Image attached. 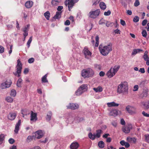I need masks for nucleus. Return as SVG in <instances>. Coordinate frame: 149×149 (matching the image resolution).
I'll return each mask as SVG.
<instances>
[{"instance_id":"4be33fe9","label":"nucleus","mask_w":149,"mask_h":149,"mask_svg":"<svg viewBox=\"0 0 149 149\" xmlns=\"http://www.w3.org/2000/svg\"><path fill=\"white\" fill-rule=\"evenodd\" d=\"M62 12H56V15L54 17V19H59L61 17Z\"/></svg>"},{"instance_id":"a211bd4d","label":"nucleus","mask_w":149,"mask_h":149,"mask_svg":"<svg viewBox=\"0 0 149 149\" xmlns=\"http://www.w3.org/2000/svg\"><path fill=\"white\" fill-rule=\"evenodd\" d=\"M120 144L122 146H125L126 148H128L130 146V144L127 142L125 141L124 140L120 141Z\"/></svg>"},{"instance_id":"69168bd1","label":"nucleus","mask_w":149,"mask_h":149,"mask_svg":"<svg viewBox=\"0 0 149 149\" xmlns=\"http://www.w3.org/2000/svg\"><path fill=\"white\" fill-rule=\"evenodd\" d=\"M138 85H135L134 87L133 91H136L138 90Z\"/></svg>"},{"instance_id":"393cba45","label":"nucleus","mask_w":149,"mask_h":149,"mask_svg":"<svg viewBox=\"0 0 149 149\" xmlns=\"http://www.w3.org/2000/svg\"><path fill=\"white\" fill-rule=\"evenodd\" d=\"M61 1V0H52L51 3L52 5L54 6H56L58 5V3H60Z\"/></svg>"},{"instance_id":"2f4dec72","label":"nucleus","mask_w":149,"mask_h":149,"mask_svg":"<svg viewBox=\"0 0 149 149\" xmlns=\"http://www.w3.org/2000/svg\"><path fill=\"white\" fill-rule=\"evenodd\" d=\"M87 86L86 84H83L79 88L82 90L83 92L87 89Z\"/></svg>"},{"instance_id":"2eb2a0df","label":"nucleus","mask_w":149,"mask_h":149,"mask_svg":"<svg viewBox=\"0 0 149 149\" xmlns=\"http://www.w3.org/2000/svg\"><path fill=\"white\" fill-rule=\"evenodd\" d=\"M43 135V133L41 130H38L35 133V137L38 139L41 138Z\"/></svg>"},{"instance_id":"0eeeda50","label":"nucleus","mask_w":149,"mask_h":149,"mask_svg":"<svg viewBox=\"0 0 149 149\" xmlns=\"http://www.w3.org/2000/svg\"><path fill=\"white\" fill-rule=\"evenodd\" d=\"M77 1V0H66L65 4L66 6L68 5V10L69 11H70L74 4Z\"/></svg>"},{"instance_id":"bb28decb","label":"nucleus","mask_w":149,"mask_h":149,"mask_svg":"<svg viewBox=\"0 0 149 149\" xmlns=\"http://www.w3.org/2000/svg\"><path fill=\"white\" fill-rule=\"evenodd\" d=\"M47 74H45L42 78V82L45 83L48 82V81L47 78Z\"/></svg>"},{"instance_id":"ea45409f","label":"nucleus","mask_w":149,"mask_h":149,"mask_svg":"<svg viewBox=\"0 0 149 149\" xmlns=\"http://www.w3.org/2000/svg\"><path fill=\"white\" fill-rule=\"evenodd\" d=\"M32 41V37L31 36L30 37L29 39L27 41V45L28 46V48H29L30 46V44L31 43Z\"/></svg>"},{"instance_id":"ddd939ff","label":"nucleus","mask_w":149,"mask_h":149,"mask_svg":"<svg viewBox=\"0 0 149 149\" xmlns=\"http://www.w3.org/2000/svg\"><path fill=\"white\" fill-rule=\"evenodd\" d=\"M79 107L77 104L73 103H70L68 106H67V108L72 110H75L77 109Z\"/></svg>"},{"instance_id":"0e129e2a","label":"nucleus","mask_w":149,"mask_h":149,"mask_svg":"<svg viewBox=\"0 0 149 149\" xmlns=\"http://www.w3.org/2000/svg\"><path fill=\"white\" fill-rule=\"evenodd\" d=\"M63 7L62 6H59L58 7L57 10L58 12H61V10L63 9Z\"/></svg>"},{"instance_id":"72a5a7b5","label":"nucleus","mask_w":149,"mask_h":149,"mask_svg":"<svg viewBox=\"0 0 149 149\" xmlns=\"http://www.w3.org/2000/svg\"><path fill=\"white\" fill-rule=\"evenodd\" d=\"M83 93V91H82L81 89L79 88L75 92V93L76 95L78 96L80 95Z\"/></svg>"},{"instance_id":"aec40b11","label":"nucleus","mask_w":149,"mask_h":149,"mask_svg":"<svg viewBox=\"0 0 149 149\" xmlns=\"http://www.w3.org/2000/svg\"><path fill=\"white\" fill-rule=\"evenodd\" d=\"M67 120H66V121H68V122H73L74 120V118L72 116V115L69 114L68 116H67L66 118Z\"/></svg>"},{"instance_id":"052dcab7","label":"nucleus","mask_w":149,"mask_h":149,"mask_svg":"<svg viewBox=\"0 0 149 149\" xmlns=\"http://www.w3.org/2000/svg\"><path fill=\"white\" fill-rule=\"evenodd\" d=\"M139 71L142 73H144L145 72V70L144 68H140Z\"/></svg>"},{"instance_id":"7c9ffc66","label":"nucleus","mask_w":149,"mask_h":149,"mask_svg":"<svg viewBox=\"0 0 149 149\" xmlns=\"http://www.w3.org/2000/svg\"><path fill=\"white\" fill-rule=\"evenodd\" d=\"M52 116V112L51 111H49L47 116L46 120L48 121L50 120Z\"/></svg>"},{"instance_id":"58836bf2","label":"nucleus","mask_w":149,"mask_h":149,"mask_svg":"<svg viewBox=\"0 0 149 149\" xmlns=\"http://www.w3.org/2000/svg\"><path fill=\"white\" fill-rule=\"evenodd\" d=\"M22 79L19 78V79L17 82V86L18 87H21V82H22Z\"/></svg>"},{"instance_id":"cd10ccee","label":"nucleus","mask_w":149,"mask_h":149,"mask_svg":"<svg viewBox=\"0 0 149 149\" xmlns=\"http://www.w3.org/2000/svg\"><path fill=\"white\" fill-rule=\"evenodd\" d=\"M93 90L96 92H101L102 91V88L101 86H99L97 88H94Z\"/></svg>"},{"instance_id":"a19ab883","label":"nucleus","mask_w":149,"mask_h":149,"mask_svg":"<svg viewBox=\"0 0 149 149\" xmlns=\"http://www.w3.org/2000/svg\"><path fill=\"white\" fill-rule=\"evenodd\" d=\"M101 0H94L93 1V5L96 6Z\"/></svg>"},{"instance_id":"49530a36","label":"nucleus","mask_w":149,"mask_h":149,"mask_svg":"<svg viewBox=\"0 0 149 149\" xmlns=\"http://www.w3.org/2000/svg\"><path fill=\"white\" fill-rule=\"evenodd\" d=\"M142 36L144 37H146L147 35V32L145 30H143L142 32Z\"/></svg>"},{"instance_id":"e433bc0d","label":"nucleus","mask_w":149,"mask_h":149,"mask_svg":"<svg viewBox=\"0 0 149 149\" xmlns=\"http://www.w3.org/2000/svg\"><path fill=\"white\" fill-rule=\"evenodd\" d=\"M6 100L8 102L11 103L13 101V99L10 97L8 96L6 97Z\"/></svg>"},{"instance_id":"f704fd0d","label":"nucleus","mask_w":149,"mask_h":149,"mask_svg":"<svg viewBox=\"0 0 149 149\" xmlns=\"http://www.w3.org/2000/svg\"><path fill=\"white\" fill-rule=\"evenodd\" d=\"M45 17L47 19L49 20L50 17V14L49 11H47L44 14Z\"/></svg>"},{"instance_id":"bf43d9fd","label":"nucleus","mask_w":149,"mask_h":149,"mask_svg":"<svg viewBox=\"0 0 149 149\" xmlns=\"http://www.w3.org/2000/svg\"><path fill=\"white\" fill-rule=\"evenodd\" d=\"M70 22L69 20H67L65 22L64 24L65 25H69L70 24Z\"/></svg>"},{"instance_id":"7ed1b4c3","label":"nucleus","mask_w":149,"mask_h":149,"mask_svg":"<svg viewBox=\"0 0 149 149\" xmlns=\"http://www.w3.org/2000/svg\"><path fill=\"white\" fill-rule=\"evenodd\" d=\"M94 74V71L90 68L86 69H84L82 71L81 75L85 78L92 77Z\"/></svg>"},{"instance_id":"c9c22d12","label":"nucleus","mask_w":149,"mask_h":149,"mask_svg":"<svg viewBox=\"0 0 149 149\" xmlns=\"http://www.w3.org/2000/svg\"><path fill=\"white\" fill-rule=\"evenodd\" d=\"M16 94V91L15 90L12 89L11 90L10 95L14 97L15 96Z\"/></svg>"},{"instance_id":"f3484780","label":"nucleus","mask_w":149,"mask_h":149,"mask_svg":"<svg viewBox=\"0 0 149 149\" xmlns=\"http://www.w3.org/2000/svg\"><path fill=\"white\" fill-rule=\"evenodd\" d=\"M79 145L77 142H73L71 143L70 146L71 149H77L79 147Z\"/></svg>"},{"instance_id":"f257e3e1","label":"nucleus","mask_w":149,"mask_h":149,"mask_svg":"<svg viewBox=\"0 0 149 149\" xmlns=\"http://www.w3.org/2000/svg\"><path fill=\"white\" fill-rule=\"evenodd\" d=\"M99 49L101 54L103 56H107L112 50V45L110 43L109 45L101 47L100 46Z\"/></svg>"},{"instance_id":"4c0bfd02","label":"nucleus","mask_w":149,"mask_h":149,"mask_svg":"<svg viewBox=\"0 0 149 149\" xmlns=\"http://www.w3.org/2000/svg\"><path fill=\"white\" fill-rule=\"evenodd\" d=\"M99 37L98 36H97L95 37L96 42L95 45V46L96 47H97L99 45Z\"/></svg>"},{"instance_id":"c756f323","label":"nucleus","mask_w":149,"mask_h":149,"mask_svg":"<svg viewBox=\"0 0 149 149\" xmlns=\"http://www.w3.org/2000/svg\"><path fill=\"white\" fill-rule=\"evenodd\" d=\"M89 137L91 140H94L96 136L95 134H93L91 132H90L88 134Z\"/></svg>"},{"instance_id":"603ef678","label":"nucleus","mask_w":149,"mask_h":149,"mask_svg":"<svg viewBox=\"0 0 149 149\" xmlns=\"http://www.w3.org/2000/svg\"><path fill=\"white\" fill-rule=\"evenodd\" d=\"M145 137L146 138V141L149 143V134L145 135Z\"/></svg>"},{"instance_id":"1a4fd4ad","label":"nucleus","mask_w":149,"mask_h":149,"mask_svg":"<svg viewBox=\"0 0 149 149\" xmlns=\"http://www.w3.org/2000/svg\"><path fill=\"white\" fill-rule=\"evenodd\" d=\"M83 52L85 55V58L88 59L89 56H91V53L88 50V48L87 47H85L83 50Z\"/></svg>"},{"instance_id":"680f3d73","label":"nucleus","mask_w":149,"mask_h":149,"mask_svg":"<svg viewBox=\"0 0 149 149\" xmlns=\"http://www.w3.org/2000/svg\"><path fill=\"white\" fill-rule=\"evenodd\" d=\"M147 21L146 19H144V20L142 23V26H145L146 24H147Z\"/></svg>"},{"instance_id":"6e6552de","label":"nucleus","mask_w":149,"mask_h":149,"mask_svg":"<svg viewBox=\"0 0 149 149\" xmlns=\"http://www.w3.org/2000/svg\"><path fill=\"white\" fill-rule=\"evenodd\" d=\"M10 80H6L4 82L2 83L1 85L0 88L2 89H4L9 87L12 84Z\"/></svg>"},{"instance_id":"f8f14e48","label":"nucleus","mask_w":149,"mask_h":149,"mask_svg":"<svg viewBox=\"0 0 149 149\" xmlns=\"http://www.w3.org/2000/svg\"><path fill=\"white\" fill-rule=\"evenodd\" d=\"M16 112H11L8 115V118L11 120H14L16 116Z\"/></svg>"},{"instance_id":"473e14b6","label":"nucleus","mask_w":149,"mask_h":149,"mask_svg":"<svg viewBox=\"0 0 149 149\" xmlns=\"http://www.w3.org/2000/svg\"><path fill=\"white\" fill-rule=\"evenodd\" d=\"M98 145L99 147L100 148H103L104 147V144L102 141H99L98 143Z\"/></svg>"},{"instance_id":"9b49d317","label":"nucleus","mask_w":149,"mask_h":149,"mask_svg":"<svg viewBox=\"0 0 149 149\" xmlns=\"http://www.w3.org/2000/svg\"><path fill=\"white\" fill-rule=\"evenodd\" d=\"M120 113V111L119 110L117 109H114L112 110L109 113V115L110 116H117Z\"/></svg>"},{"instance_id":"37998d69","label":"nucleus","mask_w":149,"mask_h":149,"mask_svg":"<svg viewBox=\"0 0 149 149\" xmlns=\"http://www.w3.org/2000/svg\"><path fill=\"white\" fill-rule=\"evenodd\" d=\"M139 20V18L137 16H135L133 19V21L134 22H138Z\"/></svg>"},{"instance_id":"4d7b16f0","label":"nucleus","mask_w":149,"mask_h":149,"mask_svg":"<svg viewBox=\"0 0 149 149\" xmlns=\"http://www.w3.org/2000/svg\"><path fill=\"white\" fill-rule=\"evenodd\" d=\"M120 24L123 26H125L126 25V23L125 21L122 20H120Z\"/></svg>"},{"instance_id":"de8ad7c7","label":"nucleus","mask_w":149,"mask_h":149,"mask_svg":"<svg viewBox=\"0 0 149 149\" xmlns=\"http://www.w3.org/2000/svg\"><path fill=\"white\" fill-rule=\"evenodd\" d=\"M33 136H29L27 138V141L29 142H30L33 139Z\"/></svg>"},{"instance_id":"20e7f679","label":"nucleus","mask_w":149,"mask_h":149,"mask_svg":"<svg viewBox=\"0 0 149 149\" xmlns=\"http://www.w3.org/2000/svg\"><path fill=\"white\" fill-rule=\"evenodd\" d=\"M120 67L119 65H118L114 66L113 68H111L106 73V75L108 78H111L115 75Z\"/></svg>"},{"instance_id":"412c9836","label":"nucleus","mask_w":149,"mask_h":149,"mask_svg":"<svg viewBox=\"0 0 149 149\" xmlns=\"http://www.w3.org/2000/svg\"><path fill=\"white\" fill-rule=\"evenodd\" d=\"M107 106L109 107H118L119 105V104L116 103L114 102L107 103Z\"/></svg>"},{"instance_id":"9d476101","label":"nucleus","mask_w":149,"mask_h":149,"mask_svg":"<svg viewBox=\"0 0 149 149\" xmlns=\"http://www.w3.org/2000/svg\"><path fill=\"white\" fill-rule=\"evenodd\" d=\"M132 128V126L131 125H128L122 128L123 131L125 133H128L130 131V130Z\"/></svg>"},{"instance_id":"c03bdc74","label":"nucleus","mask_w":149,"mask_h":149,"mask_svg":"<svg viewBox=\"0 0 149 149\" xmlns=\"http://www.w3.org/2000/svg\"><path fill=\"white\" fill-rule=\"evenodd\" d=\"M140 4V2L139 0H136L134 3V6L135 7H137Z\"/></svg>"},{"instance_id":"864d4df0","label":"nucleus","mask_w":149,"mask_h":149,"mask_svg":"<svg viewBox=\"0 0 149 149\" xmlns=\"http://www.w3.org/2000/svg\"><path fill=\"white\" fill-rule=\"evenodd\" d=\"M142 114L144 116L149 117V114L147 113L145 111H143Z\"/></svg>"},{"instance_id":"f03ea898","label":"nucleus","mask_w":149,"mask_h":149,"mask_svg":"<svg viewBox=\"0 0 149 149\" xmlns=\"http://www.w3.org/2000/svg\"><path fill=\"white\" fill-rule=\"evenodd\" d=\"M128 89L127 83L126 81L122 82L117 88V93L119 94L126 92Z\"/></svg>"},{"instance_id":"8fccbe9b","label":"nucleus","mask_w":149,"mask_h":149,"mask_svg":"<svg viewBox=\"0 0 149 149\" xmlns=\"http://www.w3.org/2000/svg\"><path fill=\"white\" fill-rule=\"evenodd\" d=\"M111 13V11L109 10H108L107 12H105L104 13V15L105 16H108L110 15Z\"/></svg>"},{"instance_id":"774afa93","label":"nucleus","mask_w":149,"mask_h":149,"mask_svg":"<svg viewBox=\"0 0 149 149\" xmlns=\"http://www.w3.org/2000/svg\"><path fill=\"white\" fill-rule=\"evenodd\" d=\"M137 50L136 49H135L133 50V51L132 52V55H135L137 53Z\"/></svg>"},{"instance_id":"6e6d98bb","label":"nucleus","mask_w":149,"mask_h":149,"mask_svg":"<svg viewBox=\"0 0 149 149\" xmlns=\"http://www.w3.org/2000/svg\"><path fill=\"white\" fill-rule=\"evenodd\" d=\"M4 48L2 46L0 45V53H2L4 52Z\"/></svg>"},{"instance_id":"5fc2aeb1","label":"nucleus","mask_w":149,"mask_h":149,"mask_svg":"<svg viewBox=\"0 0 149 149\" xmlns=\"http://www.w3.org/2000/svg\"><path fill=\"white\" fill-rule=\"evenodd\" d=\"M34 59L33 58H29L28 60V62L30 63H32L34 62Z\"/></svg>"},{"instance_id":"c85d7f7f","label":"nucleus","mask_w":149,"mask_h":149,"mask_svg":"<svg viewBox=\"0 0 149 149\" xmlns=\"http://www.w3.org/2000/svg\"><path fill=\"white\" fill-rule=\"evenodd\" d=\"M96 133L95 134L96 137L99 138L101 136V134L102 132V131L101 130H98L96 131Z\"/></svg>"},{"instance_id":"a878e982","label":"nucleus","mask_w":149,"mask_h":149,"mask_svg":"<svg viewBox=\"0 0 149 149\" xmlns=\"http://www.w3.org/2000/svg\"><path fill=\"white\" fill-rule=\"evenodd\" d=\"M148 52L147 51H145L144 54L143 56V58L145 61H147L149 60V57L148 55Z\"/></svg>"},{"instance_id":"13d9d810","label":"nucleus","mask_w":149,"mask_h":149,"mask_svg":"<svg viewBox=\"0 0 149 149\" xmlns=\"http://www.w3.org/2000/svg\"><path fill=\"white\" fill-rule=\"evenodd\" d=\"M4 136L3 134H1L0 135V141H2L4 140Z\"/></svg>"},{"instance_id":"4468645a","label":"nucleus","mask_w":149,"mask_h":149,"mask_svg":"<svg viewBox=\"0 0 149 149\" xmlns=\"http://www.w3.org/2000/svg\"><path fill=\"white\" fill-rule=\"evenodd\" d=\"M31 121L35 120L36 121L38 119L37 117V114L36 113H34L32 111H31Z\"/></svg>"},{"instance_id":"09e8293b","label":"nucleus","mask_w":149,"mask_h":149,"mask_svg":"<svg viewBox=\"0 0 149 149\" xmlns=\"http://www.w3.org/2000/svg\"><path fill=\"white\" fill-rule=\"evenodd\" d=\"M113 24V23L111 22H110L108 21L106 23V26L107 27H109L110 26H111Z\"/></svg>"},{"instance_id":"dca6fc26","label":"nucleus","mask_w":149,"mask_h":149,"mask_svg":"<svg viewBox=\"0 0 149 149\" xmlns=\"http://www.w3.org/2000/svg\"><path fill=\"white\" fill-rule=\"evenodd\" d=\"M21 124V120H19L18 121L17 123L15 125L14 132L15 133L17 134L19 130L20 125Z\"/></svg>"},{"instance_id":"e2e57ef3","label":"nucleus","mask_w":149,"mask_h":149,"mask_svg":"<svg viewBox=\"0 0 149 149\" xmlns=\"http://www.w3.org/2000/svg\"><path fill=\"white\" fill-rule=\"evenodd\" d=\"M29 72V69L28 68H25L24 71V73L26 74L28 73Z\"/></svg>"},{"instance_id":"a18cd8bd","label":"nucleus","mask_w":149,"mask_h":149,"mask_svg":"<svg viewBox=\"0 0 149 149\" xmlns=\"http://www.w3.org/2000/svg\"><path fill=\"white\" fill-rule=\"evenodd\" d=\"M143 106L145 107V108L146 109L149 108V103L148 102L144 103L143 104Z\"/></svg>"},{"instance_id":"39448f33","label":"nucleus","mask_w":149,"mask_h":149,"mask_svg":"<svg viewBox=\"0 0 149 149\" xmlns=\"http://www.w3.org/2000/svg\"><path fill=\"white\" fill-rule=\"evenodd\" d=\"M16 68L17 71L15 72H13V73L15 76H16L17 75L18 77H19L21 76V73L22 69V64L19 59L17 60V64Z\"/></svg>"},{"instance_id":"338daca9","label":"nucleus","mask_w":149,"mask_h":149,"mask_svg":"<svg viewBox=\"0 0 149 149\" xmlns=\"http://www.w3.org/2000/svg\"><path fill=\"white\" fill-rule=\"evenodd\" d=\"M109 136L110 135L109 134H105L103 135L102 137L103 138L107 139L108 138V136Z\"/></svg>"},{"instance_id":"b1692460","label":"nucleus","mask_w":149,"mask_h":149,"mask_svg":"<svg viewBox=\"0 0 149 149\" xmlns=\"http://www.w3.org/2000/svg\"><path fill=\"white\" fill-rule=\"evenodd\" d=\"M132 107L128 106L126 108V110L131 114L135 113V112L132 110Z\"/></svg>"},{"instance_id":"3c124183","label":"nucleus","mask_w":149,"mask_h":149,"mask_svg":"<svg viewBox=\"0 0 149 149\" xmlns=\"http://www.w3.org/2000/svg\"><path fill=\"white\" fill-rule=\"evenodd\" d=\"M8 142L10 143L13 144L15 142V141L12 138H10L9 139Z\"/></svg>"},{"instance_id":"423d86ee","label":"nucleus","mask_w":149,"mask_h":149,"mask_svg":"<svg viewBox=\"0 0 149 149\" xmlns=\"http://www.w3.org/2000/svg\"><path fill=\"white\" fill-rule=\"evenodd\" d=\"M100 11V9H97L94 11H91L88 14V16L93 19H95L98 17Z\"/></svg>"},{"instance_id":"79ce46f5","label":"nucleus","mask_w":149,"mask_h":149,"mask_svg":"<svg viewBox=\"0 0 149 149\" xmlns=\"http://www.w3.org/2000/svg\"><path fill=\"white\" fill-rule=\"evenodd\" d=\"M30 26L29 24L27 25V26H25L23 30V32H28L29 31V27Z\"/></svg>"},{"instance_id":"5701e85b","label":"nucleus","mask_w":149,"mask_h":149,"mask_svg":"<svg viewBox=\"0 0 149 149\" xmlns=\"http://www.w3.org/2000/svg\"><path fill=\"white\" fill-rule=\"evenodd\" d=\"M99 6L101 9L103 10H105L107 7V6L103 2H100Z\"/></svg>"},{"instance_id":"6ab92c4d","label":"nucleus","mask_w":149,"mask_h":149,"mask_svg":"<svg viewBox=\"0 0 149 149\" xmlns=\"http://www.w3.org/2000/svg\"><path fill=\"white\" fill-rule=\"evenodd\" d=\"M33 3L31 1H28L25 3V6L27 8H30L33 6Z\"/></svg>"}]
</instances>
